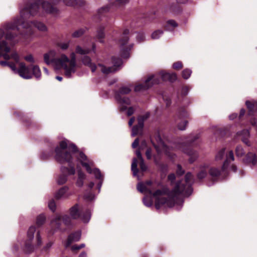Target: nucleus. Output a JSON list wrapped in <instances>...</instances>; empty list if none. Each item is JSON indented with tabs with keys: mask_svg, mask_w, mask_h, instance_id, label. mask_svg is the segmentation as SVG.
<instances>
[{
	"mask_svg": "<svg viewBox=\"0 0 257 257\" xmlns=\"http://www.w3.org/2000/svg\"><path fill=\"white\" fill-rule=\"evenodd\" d=\"M40 10V8L38 3L36 2L30 3L20 10V19H15L13 22L6 24V25H9V26L15 27V30L12 31V33L15 35V38L17 36L16 32L19 30L18 26L20 25H21L24 29V33L26 34H22V35L25 38H27L34 33V28H36L39 31L43 32L47 31L46 26L42 22L37 21H27V19L30 18L31 16H34L39 13Z\"/></svg>",
	"mask_w": 257,
	"mask_h": 257,
	"instance_id": "7ed1b4c3",
	"label": "nucleus"
},
{
	"mask_svg": "<svg viewBox=\"0 0 257 257\" xmlns=\"http://www.w3.org/2000/svg\"><path fill=\"white\" fill-rule=\"evenodd\" d=\"M31 68L32 69V76H34L37 79H40L41 76V72L40 68L37 65H31Z\"/></svg>",
	"mask_w": 257,
	"mask_h": 257,
	"instance_id": "393cba45",
	"label": "nucleus"
},
{
	"mask_svg": "<svg viewBox=\"0 0 257 257\" xmlns=\"http://www.w3.org/2000/svg\"><path fill=\"white\" fill-rule=\"evenodd\" d=\"M67 180V176L64 175H62L59 177L57 180V182L59 185H62L66 183Z\"/></svg>",
	"mask_w": 257,
	"mask_h": 257,
	"instance_id": "e433bc0d",
	"label": "nucleus"
},
{
	"mask_svg": "<svg viewBox=\"0 0 257 257\" xmlns=\"http://www.w3.org/2000/svg\"><path fill=\"white\" fill-rule=\"evenodd\" d=\"M35 232L36 228L34 226H31L28 231L27 239L24 247V251L26 253L33 252L42 244V241L39 232H37L36 239H34V235Z\"/></svg>",
	"mask_w": 257,
	"mask_h": 257,
	"instance_id": "1a4fd4ad",
	"label": "nucleus"
},
{
	"mask_svg": "<svg viewBox=\"0 0 257 257\" xmlns=\"http://www.w3.org/2000/svg\"><path fill=\"white\" fill-rule=\"evenodd\" d=\"M84 198L88 201H91L94 199V195L92 193H89L88 194H85Z\"/></svg>",
	"mask_w": 257,
	"mask_h": 257,
	"instance_id": "49530a36",
	"label": "nucleus"
},
{
	"mask_svg": "<svg viewBox=\"0 0 257 257\" xmlns=\"http://www.w3.org/2000/svg\"><path fill=\"white\" fill-rule=\"evenodd\" d=\"M109 8L108 6L103 7L98 10L99 15H101L109 11Z\"/></svg>",
	"mask_w": 257,
	"mask_h": 257,
	"instance_id": "37998d69",
	"label": "nucleus"
},
{
	"mask_svg": "<svg viewBox=\"0 0 257 257\" xmlns=\"http://www.w3.org/2000/svg\"><path fill=\"white\" fill-rule=\"evenodd\" d=\"M55 158L58 162L61 164L67 163L70 166V168L62 167L61 169L63 173H66L69 175H74L75 173V169L73 164V155H75L86 171L89 174H94L96 179L100 180L98 184V191H100L103 178L100 171L97 168H93L94 162L89 160L82 152L78 151L74 144L64 139L55 148Z\"/></svg>",
	"mask_w": 257,
	"mask_h": 257,
	"instance_id": "f257e3e1",
	"label": "nucleus"
},
{
	"mask_svg": "<svg viewBox=\"0 0 257 257\" xmlns=\"http://www.w3.org/2000/svg\"><path fill=\"white\" fill-rule=\"evenodd\" d=\"M182 62L180 61H178L175 63H174L173 65V68L175 69H180L182 68Z\"/></svg>",
	"mask_w": 257,
	"mask_h": 257,
	"instance_id": "a18cd8bd",
	"label": "nucleus"
},
{
	"mask_svg": "<svg viewBox=\"0 0 257 257\" xmlns=\"http://www.w3.org/2000/svg\"><path fill=\"white\" fill-rule=\"evenodd\" d=\"M52 242H49L46 244L45 246L44 247L45 249L47 250L49 248H50L52 246Z\"/></svg>",
	"mask_w": 257,
	"mask_h": 257,
	"instance_id": "680f3d73",
	"label": "nucleus"
},
{
	"mask_svg": "<svg viewBox=\"0 0 257 257\" xmlns=\"http://www.w3.org/2000/svg\"><path fill=\"white\" fill-rule=\"evenodd\" d=\"M59 46L61 49L63 50H66L69 47V43L67 42L60 43L59 44Z\"/></svg>",
	"mask_w": 257,
	"mask_h": 257,
	"instance_id": "09e8293b",
	"label": "nucleus"
},
{
	"mask_svg": "<svg viewBox=\"0 0 257 257\" xmlns=\"http://www.w3.org/2000/svg\"><path fill=\"white\" fill-rule=\"evenodd\" d=\"M55 65L57 69L62 68L64 70L65 75L70 78L72 74L76 72V56L74 52L70 54V59L63 54L61 57L55 60Z\"/></svg>",
	"mask_w": 257,
	"mask_h": 257,
	"instance_id": "6e6552de",
	"label": "nucleus"
},
{
	"mask_svg": "<svg viewBox=\"0 0 257 257\" xmlns=\"http://www.w3.org/2000/svg\"><path fill=\"white\" fill-rule=\"evenodd\" d=\"M71 249L72 250L74 251L76 250L80 249L79 246L78 245H74L72 246Z\"/></svg>",
	"mask_w": 257,
	"mask_h": 257,
	"instance_id": "338daca9",
	"label": "nucleus"
},
{
	"mask_svg": "<svg viewBox=\"0 0 257 257\" xmlns=\"http://www.w3.org/2000/svg\"><path fill=\"white\" fill-rule=\"evenodd\" d=\"M184 173V171L182 169L180 165H177V174L178 175H182Z\"/></svg>",
	"mask_w": 257,
	"mask_h": 257,
	"instance_id": "5fc2aeb1",
	"label": "nucleus"
},
{
	"mask_svg": "<svg viewBox=\"0 0 257 257\" xmlns=\"http://www.w3.org/2000/svg\"><path fill=\"white\" fill-rule=\"evenodd\" d=\"M146 147H147V143H146V141H144L142 142L141 146L139 148L143 149L144 148H145Z\"/></svg>",
	"mask_w": 257,
	"mask_h": 257,
	"instance_id": "0e129e2a",
	"label": "nucleus"
},
{
	"mask_svg": "<svg viewBox=\"0 0 257 257\" xmlns=\"http://www.w3.org/2000/svg\"><path fill=\"white\" fill-rule=\"evenodd\" d=\"M0 65H1L2 66H9V67L11 68V65H15V64H14V63H12L8 62H7V61H0Z\"/></svg>",
	"mask_w": 257,
	"mask_h": 257,
	"instance_id": "de8ad7c7",
	"label": "nucleus"
},
{
	"mask_svg": "<svg viewBox=\"0 0 257 257\" xmlns=\"http://www.w3.org/2000/svg\"><path fill=\"white\" fill-rule=\"evenodd\" d=\"M82 61L83 64L88 66L91 68L92 72H94L95 71L96 68V65L91 63V60L89 57L84 56Z\"/></svg>",
	"mask_w": 257,
	"mask_h": 257,
	"instance_id": "5701e85b",
	"label": "nucleus"
},
{
	"mask_svg": "<svg viewBox=\"0 0 257 257\" xmlns=\"http://www.w3.org/2000/svg\"><path fill=\"white\" fill-rule=\"evenodd\" d=\"M225 150L224 149H222L217 153L215 156V160L216 161H219L222 159L225 154Z\"/></svg>",
	"mask_w": 257,
	"mask_h": 257,
	"instance_id": "f704fd0d",
	"label": "nucleus"
},
{
	"mask_svg": "<svg viewBox=\"0 0 257 257\" xmlns=\"http://www.w3.org/2000/svg\"><path fill=\"white\" fill-rule=\"evenodd\" d=\"M188 124L187 120H183L178 124V128L181 131L185 130Z\"/></svg>",
	"mask_w": 257,
	"mask_h": 257,
	"instance_id": "58836bf2",
	"label": "nucleus"
},
{
	"mask_svg": "<svg viewBox=\"0 0 257 257\" xmlns=\"http://www.w3.org/2000/svg\"><path fill=\"white\" fill-rule=\"evenodd\" d=\"M134 121H135V117H132L130 119V120L128 121V125H129L130 126H131L133 125Z\"/></svg>",
	"mask_w": 257,
	"mask_h": 257,
	"instance_id": "69168bd1",
	"label": "nucleus"
},
{
	"mask_svg": "<svg viewBox=\"0 0 257 257\" xmlns=\"http://www.w3.org/2000/svg\"><path fill=\"white\" fill-rule=\"evenodd\" d=\"M84 33V30L82 29L75 31L72 35L74 38H78L81 36Z\"/></svg>",
	"mask_w": 257,
	"mask_h": 257,
	"instance_id": "ea45409f",
	"label": "nucleus"
},
{
	"mask_svg": "<svg viewBox=\"0 0 257 257\" xmlns=\"http://www.w3.org/2000/svg\"><path fill=\"white\" fill-rule=\"evenodd\" d=\"M48 207L49 209L54 212L56 209V204L53 200H52L49 201L48 203Z\"/></svg>",
	"mask_w": 257,
	"mask_h": 257,
	"instance_id": "c03bdc74",
	"label": "nucleus"
},
{
	"mask_svg": "<svg viewBox=\"0 0 257 257\" xmlns=\"http://www.w3.org/2000/svg\"><path fill=\"white\" fill-rule=\"evenodd\" d=\"M144 127V119L141 118H138V123L137 125H135L132 128V136L134 137L140 133H141L142 131V129Z\"/></svg>",
	"mask_w": 257,
	"mask_h": 257,
	"instance_id": "a211bd4d",
	"label": "nucleus"
},
{
	"mask_svg": "<svg viewBox=\"0 0 257 257\" xmlns=\"http://www.w3.org/2000/svg\"><path fill=\"white\" fill-rule=\"evenodd\" d=\"M104 27H100L97 30L96 37L98 41L102 43L103 39L104 38Z\"/></svg>",
	"mask_w": 257,
	"mask_h": 257,
	"instance_id": "cd10ccee",
	"label": "nucleus"
},
{
	"mask_svg": "<svg viewBox=\"0 0 257 257\" xmlns=\"http://www.w3.org/2000/svg\"><path fill=\"white\" fill-rule=\"evenodd\" d=\"M138 166V160L136 158H134L131 166V170L133 172V175L136 176L138 175L139 170L137 168Z\"/></svg>",
	"mask_w": 257,
	"mask_h": 257,
	"instance_id": "c85d7f7f",
	"label": "nucleus"
},
{
	"mask_svg": "<svg viewBox=\"0 0 257 257\" xmlns=\"http://www.w3.org/2000/svg\"><path fill=\"white\" fill-rule=\"evenodd\" d=\"M168 179L169 180H170L171 182H173L175 180V175L174 174H170L169 176H168Z\"/></svg>",
	"mask_w": 257,
	"mask_h": 257,
	"instance_id": "052dcab7",
	"label": "nucleus"
},
{
	"mask_svg": "<svg viewBox=\"0 0 257 257\" xmlns=\"http://www.w3.org/2000/svg\"><path fill=\"white\" fill-rule=\"evenodd\" d=\"M70 215H63L62 216L57 215L51 221V226L54 230L59 229L62 223L65 225L70 223L71 218L73 219H80L84 223H87L91 217L90 211L86 210L83 212L78 204H75L70 209Z\"/></svg>",
	"mask_w": 257,
	"mask_h": 257,
	"instance_id": "423d86ee",
	"label": "nucleus"
},
{
	"mask_svg": "<svg viewBox=\"0 0 257 257\" xmlns=\"http://www.w3.org/2000/svg\"><path fill=\"white\" fill-rule=\"evenodd\" d=\"M143 150L142 149L139 148V149L136 152V154L138 157V159L139 160L143 159L142 154H141V150Z\"/></svg>",
	"mask_w": 257,
	"mask_h": 257,
	"instance_id": "603ef678",
	"label": "nucleus"
},
{
	"mask_svg": "<svg viewBox=\"0 0 257 257\" xmlns=\"http://www.w3.org/2000/svg\"><path fill=\"white\" fill-rule=\"evenodd\" d=\"M143 201L144 205L147 207H150L153 204L152 200L148 197H144L143 199Z\"/></svg>",
	"mask_w": 257,
	"mask_h": 257,
	"instance_id": "4c0bfd02",
	"label": "nucleus"
},
{
	"mask_svg": "<svg viewBox=\"0 0 257 257\" xmlns=\"http://www.w3.org/2000/svg\"><path fill=\"white\" fill-rule=\"evenodd\" d=\"M163 32L162 30H157L153 32L152 34V38L153 39H159L162 35Z\"/></svg>",
	"mask_w": 257,
	"mask_h": 257,
	"instance_id": "c9c22d12",
	"label": "nucleus"
},
{
	"mask_svg": "<svg viewBox=\"0 0 257 257\" xmlns=\"http://www.w3.org/2000/svg\"><path fill=\"white\" fill-rule=\"evenodd\" d=\"M63 2L68 6H73L77 3V0H63Z\"/></svg>",
	"mask_w": 257,
	"mask_h": 257,
	"instance_id": "79ce46f5",
	"label": "nucleus"
},
{
	"mask_svg": "<svg viewBox=\"0 0 257 257\" xmlns=\"http://www.w3.org/2000/svg\"><path fill=\"white\" fill-rule=\"evenodd\" d=\"M46 217L43 214H41L38 216L37 218V224L38 226H41L42 225L45 221Z\"/></svg>",
	"mask_w": 257,
	"mask_h": 257,
	"instance_id": "2f4dec72",
	"label": "nucleus"
},
{
	"mask_svg": "<svg viewBox=\"0 0 257 257\" xmlns=\"http://www.w3.org/2000/svg\"><path fill=\"white\" fill-rule=\"evenodd\" d=\"M149 116V114H146L145 115L141 116H139L138 118H141L144 119V121L145 120L147 119Z\"/></svg>",
	"mask_w": 257,
	"mask_h": 257,
	"instance_id": "e2e57ef3",
	"label": "nucleus"
},
{
	"mask_svg": "<svg viewBox=\"0 0 257 257\" xmlns=\"http://www.w3.org/2000/svg\"><path fill=\"white\" fill-rule=\"evenodd\" d=\"M79 257H87V254L85 252H82L79 256Z\"/></svg>",
	"mask_w": 257,
	"mask_h": 257,
	"instance_id": "774afa93",
	"label": "nucleus"
},
{
	"mask_svg": "<svg viewBox=\"0 0 257 257\" xmlns=\"http://www.w3.org/2000/svg\"><path fill=\"white\" fill-rule=\"evenodd\" d=\"M139 140L138 138L135 139V140L134 141V142L132 144V147L133 148H136L138 147V146L139 145Z\"/></svg>",
	"mask_w": 257,
	"mask_h": 257,
	"instance_id": "13d9d810",
	"label": "nucleus"
},
{
	"mask_svg": "<svg viewBox=\"0 0 257 257\" xmlns=\"http://www.w3.org/2000/svg\"><path fill=\"white\" fill-rule=\"evenodd\" d=\"M238 135L241 137V139L244 143L247 146L250 145L248 140L249 137V133L247 130H243L241 132L239 133Z\"/></svg>",
	"mask_w": 257,
	"mask_h": 257,
	"instance_id": "b1692460",
	"label": "nucleus"
},
{
	"mask_svg": "<svg viewBox=\"0 0 257 257\" xmlns=\"http://www.w3.org/2000/svg\"><path fill=\"white\" fill-rule=\"evenodd\" d=\"M245 104L248 109L249 115H252L253 113H257V101H246Z\"/></svg>",
	"mask_w": 257,
	"mask_h": 257,
	"instance_id": "412c9836",
	"label": "nucleus"
},
{
	"mask_svg": "<svg viewBox=\"0 0 257 257\" xmlns=\"http://www.w3.org/2000/svg\"><path fill=\"white\" fill-rule=\"evenodd\" d=\"M245 161L253 166L257 165V158L255 154L251 152L248 153L246 155Z\"/></svg>",
	"mask_w": 257,
	"mask_h": 257,
	"instance_id": "4be33fe9",
	"label": "nucleus"
},
{
	"mask_svg": "<svg viewBox=\"0 0 257 257\" xmlns=\"http://www.w3.org/2000/svg\"><path fill=\"white\" fill-rule=\"evenodd\" d=\"M189 88L188 87L185 86L182 88V93L184 95H186L187 94L189 91Z\"/></svg>",
	"mask_w": 257,
	"mask_h": 257,
	"instance_id": "bf43d9fd",
	"label": "nucleus"
},
{
	"mask_svg": "<svg viewBox=\"0 0 257 257\" xmlns=\"http://www.w3.org/2000/svg\"><path fill=\"white\" fill-rule=\"evenodd\" d=\"M15 27L5 24L0 28V57L6 60L13 59L18 63L19 56L17 52L12 50L13 46L18 42L12 31Z\"/></svg>",
	"mask_w": 257,
	"mask_h": 257,
	"instance_id": "20e7f679",
	"label": "nucleus"
},
{
	"mask_svg": "<svg viewBox=\"0 0 257 257\" xmlns=\"http://www.w3.org/2000/svg\"><path fill=\"white\" fill-rule=\"evenodd\" d=\"M192 73V71L189 69H184L182 73V77L185 79H188Z\"/></svg>",
	"mask_w": 257,
	"mask_h": 257,
	"instance_id": "72a5a7b5",
	"label": "nucleus"
},
{
	"mask_svg": "<svg viewBox=\"0 0 257 257\" xmlns=\"http://www.w3.org/2000/svg\"><path fill=\"white\" fill-rule=\"evenodd\" d=\"M41 6L42 9L44 13L50 14L54 16H56L59 14V10L56 8L52 6L48 2H43Z\"/></svg>",
	"mask_w": 257,
	"mask_h": 257,
	"instance_id": "4468645a",
	"label": "nucleus"
},
{
	"mask_svg": "<svg viewBox=\"0 0 257 257\" xmlns=\"http://www.w3.org/2000/svg\"><path fill=\"white\" fill-rule=\"evenodd\" d=\"M139 161H140V169H141V171L143 172L146 171L147 170L148 167L145 164L144 160L142 159V160H141Z\"/></svg>",
	"mask_w": 257,
	"mask_h": 257,
	"instance_id": "a19ab883",
	"label": "nucleus"
},
{
	"mask_svg": "<svg viewBox=\"0 0 257 257\" xmlns=\"http://www.w3.org/2000/svg\"><path fill=\"white\" fill-rule=\"evenodd\" d=\"M131 89L126 86L121 87L119 90L115 92V98L118 103L120 104V109L121 111H124L127 109L124 105H130L131 104L130 99L126 97L123 96V95L128 94Z\"/></svg>",
	"mask_w": 257,
	"mask_h": 257,
	"instance_id": "9d476101",
	"label": "nucleus"
},
{
	"mask_svg": "<svg viewBox=\"0 0 257 257\" xmlns=\"http://www.w3.org/2000/svg\"><path fill=\"white\" fill-rule=\"evenodd\" d=\"M220 170L215 167H209V174L210 176L215 178L218 177L220 175Z\"/></svg>",
	"mask_w": 257,
	"mask_h": 257,
	"instance_id": "bb28decb",
	"label": "nucleus"
},
{
	"mask_svg": "<svg viewBox=\"0 0 257 257\" xmlns=\"http://www.w3.org/2000/svg\"><path fill=\"white\" fill-rule=\"evenodd\" d=\"M68 187L67 186H64L61 189H60L56 193H55V198L57 199H59L61 198H67L70 196H71L72 193H68Z\"/></svg>",
	"mask_w": 257,
	"mask_h": 257,
	"instance_id": "2eb2a0df",
	"label": "nucleus"
},
{
	"mask_svg": "<svg viewBox=\"0 0 257 257\" xmlns=\"http://www.w3.org/2000/svg\"><path fill=\"white\" fill-rule=\"evenodd\" d=\"M55 55V52L54 51H50L48 53L45 54L44 56V59L45 63L49 65L51 63L55 64V60L58 58H54Z\"/></svg>",
	"mask_w": 257,
	"mask_h": 257,
	"instance_id": "6ab92c4d",
	"label": "nucleus"
},
{
	"mask_svg": "<svg viewBox=\"0 0 257 257\" xmlns=\"http://www.w3.org/2000/svg\"><path fill=\"white\" fill-rule=\"evenodd\" d=\"M112 61L113 66L111 67L105 68L103 65L99 64V68L101 71L104 74L114 72L119 69V67L122 64V60L118 58L112 57Z\"/></svg>",
	"mask_w": 257,
	"mask_h": 257,
	"instance_id": "ddd939ff",
	"label": "nucleus"
},
{
	"mask_svg": "<svg viewBox=\"0 0 257 257\" xmlns=\"http://www.w3.org/2000/svg\"><path fill=\"white\" fill-rule=\"evenodd\" d=\"M85 179V175L81 170L78 171V179L76 181V185L82 187L83 185L84 180Z\"/></svg>",
	"mask_w": 257,
	"mask_h": 257,
	"instance_id": "a878e982",
	"label": "nucleus"
},
{
	"mask_svg": "<svg viewBox=\"0 0 257 257\" xmlns=\"http://www.w3.org/2000/svg\"><path fill=\"white\" fill-rule=\"evenodd\" d=\"M81 233L80 231H77L70 234L66 243V247L69 246L72 242L78 241L81 238Z\"/></svg>",
	"mask_w": 257,
	"mask_h": 257,
	"instance_id": "dca6fc26",
	"label": "nucleus"
},
{
	"mask_svg": "<svg viewBox=\"0 0 257 257\" xmlns=\"http://www.w3.org/2000/svg\"><path fill=\"white\" fill-rule=\"evenodd\" d=\"M209 172V165L207 164H204L200 166V170L197 175V178L199 180L205 178L207 172Z\"/></svg>",
	"mask_w": 257,
	"mask_h": 257,
	"instance_id": "f3484780",
	"label": "nucleus"
},
{
	"mask_svg": "<svg viewBox=\"0 0 257 257\" xmlns=\"http://www.w3.org/2000/svg\"><path fill=\"white\" fill-rule=\"evenodd\" d=\"M234 160L233 153L232 151H229L228 154L226 155V159L223 163L222 170H225L227 167L228 164Z\"/></svg>",
	"mask_w": 257,
	"mask_h": 257,
	"instance_id": "aec40b11",
	"label": "nucleus"
},
{
	"mask_svg": "<svg viewBox=\"0 0 257 257\" xmlns=\"http://www.w3.org/2000/svg\"><path fill=\"white\" fill-rule=\"evenodd\" d=\"M159 75L164 81H169L174 82L177 79V75L175 73H170L164 71H162L157 75H151L149 76L145 80L144 84H139L135 88V91H139L142 90L147 89L153 84H158L160 82Z\"/></svg>",
	"mask_w": 257,
	"mask_h": 257,
	"instance_id": "0eeeda50",
	"label": "nucleus"
},
{
	"mask_svg": "<svg viewBox=\"0 0 257 257\" xmlns=\"http://www.w3.org/2000/svg\"><path fill=\"white\" fill-rule=\"evenodd\" d=\"M128 33L129 31L128 30L126 29L124 30L122 36L118 42V45L120 49V54L121 57L124 58L129 57V51L133 47L132 45H127L128 40V37L127 36Z\"/></svg>",
	"mask_w": 257,
	"mask_h": 257,
	"instance_id": "9b49d317",
	"label": "nucleus"
},
{
	"mask_svg": "<svg viewBox=\"0 0 257 257\" xmlns=\"http://www.w3.org/2000/svg\"><path fill=\"white\" fill-rule=\"evenodd\" d=\"M129 0H116L115 4L116 5H123L128 3Z\"/></svg>",
	"mask_w": 257,
	"mask_h": 257,
	"instance_id": "3c124183",
	"label": "nucleus"
},
{
	"mask_svg": "<svg viewBox=\"0 0 257 257\" xmlns=\"http://www.w3.org/2000/svg\"><path fill=\"white\" fill-rule=\"evenodd\" d=\"M146 156L148 160H150L152 158V150L151 148L147 149L146 152Z\"/></svg>",
	"mask_w": 257,
	"mask_h": 257,
	"instance_id": "864d4df0",
	"label": "nucleus"
},
{
	"mask_svg": "<svg viewBox=\"0 0 257 257\" xmlns=\"http://www.w3.org/2000/svg\"><path fill=\"white\" fill-rule=\"evenodd\" d=\"M168 25L175 28L178 26L177 23L174 20H169L167 22Z\"/></svg>",
	"mask_w": 257,
	"mask_h": 257,
	"instance_id": "6e6d98bb",
	"label": "nucleus"
},
{
	"mask_svg": "<svg viewBox=\"0 0 257 257\" xmlns=\"http://www.w3.org/2000/svg\"><path fill=\"white\" fill-rule=\"evenodd\" d=\"M235 154L236 156L238 157H242L244 154V151L242 147L240 146L236 147L235 150Z\"/></svg>",
	"mask_w": 257,
	"mask_h": 257,
	"instance_id": "473e14b6",
	"label": "nucleus"
},
{
	"mask_svg": "<svg viewBox=\"0 0 257 257\" xmlns=\"http://www.w3.org/2000/svg\"><path fill=\"white\" fill-rule=\"evenodd\" d=\"M177 115L179 118L181 119L182 118L188 117L189 114L185 109L180 108L177 111Z\"/></svg>",
	"mask_w": 257,
	"mask_h": 257,
	"instance_id": "c756f323",
	"label": "nucleus"
},
{
	"mask_svg": "<svg viewBox=\"0 0 257 257\" xmlns=\"http://www.w3.org/2000/svg\"><path fill=\"white\" fill-rule=\"evenodd\" d=\"M198 138L199 136L198 135L190 136L188 138H186L183 142L178 144H173L171 146H168L161 141L159 145H154V147L158 153L163 152L166 155L170 158H173V155L172 152L180 150L190 156L189 161L190 163H192L197 159L198 155L196 152L189 148H187V145L191 144Z\"/></svg>",
	"mask_w": 257,
	"mask_h": 257,
	"instance_id": "39448f33",
	"label": "nucleus"
},
{
	"mask_svg": "<svg viewBox=\"0 0 257 257\" xmlns=\"http://www.w3.org/2000/svg\"><path fill=\"white\" fill-rule=\"evenodd\" d=\"M11 69L16 74H18L20 76L24 79H29L32 78V74L30 71V66H27L23 62H20L18 64V68H17L15 65H12Z\"/></svg>",
	"mask_w": 257,
	"mask_h": 257,
	"instance_id": "f8f14e48",
	"label": "nucleus"
},
{
	"mask_svg": "<svg viewBox=\"0 0 257 257\" xmlns=\"http://www.w3.org/2000/svg\"><path fill=\"white\" fill-rule=\"evenodd\" d=\"M24 59L28 62L31 63L35 62L34 59L32 55H29L28 56H25L24 57Z\"/></svg>",
	"mask_w": 257,
	"mask_h": 257,
	"instance_id": "8fccbe9b",
	"label": "nucleus"
},
{
	"mask_svg": "<svg viewBox=\"0 0 257 257\" xmlns=\"http://www.w3.org/2000/svg\"><path fill=\"white\" fill-rule=\"evenodd\" d=\"M185 183L178 182L173 190L169 193L168 198L164 197V195L168 193L167 189L157 190L152 193L150 186L151 181H147L145 183H139L137 185V189L141 193H148L152 195L156 199L155 207L159 209L161 207H172L175 204L176 199L180 195L185 196L190 195L193 191L191 185L193 183L192 174L188 172L185 175Z\"/></svg>",
	"mask_w": 257,
	"mask_h": 257,
	"instance_id": "f03ea898",
	"label": "nucleus"
},
{
	"mask_svg": "<svg viewBox=\"0 0 257 257\" xmlns=\"http://www.w3.org/2000/svg\"><path fill=\"white\" fill-rule=\"evenodd\" d=\"M90 50L89 49L85 48L83 49L80 46H77L76 47L75 52L76 53L80 55H85L87 54L90 52Z\"/></svg>",
	"mask_w": 257,
	"mask_h": 257,
	"instance_id": "7c9ffc66",
	"label": "nucleus"
},
{
	"mask_svg": "<svg viewBox=\"0 0 257 257\" xmlns=\"http://www.w3.org/2000/svg\"><path fill=\"white\" fill-rule=\"evenodd\" d=\"M134 112V109L133 107H130L128 108L127 111V115L128 116L132 115Z\"/></svg>",
	"mask_w": 257,
	"mask_h": 257,
	"instance_id": "4d7b16f0",
	"label": "nucleus"
}]
</instances>
